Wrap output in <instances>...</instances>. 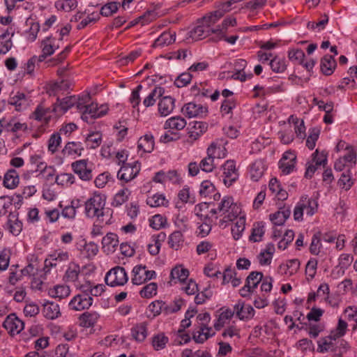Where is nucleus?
Returning <instances> with one entry per match:
<instances>
[{
  "label": "nucleus",
  "instance_id": "60",
  "mask_svg": "<svg viewBox=\"0 0 357 357\" xmlns=\"http://www.w3.org/2000/svg\"><path fill=\"white\" fill-rule=\"evenodd\" d=\"M215 190L214 185L209 181H204L200 185L199 194L201 196L207 197Z\"/></svg>",
  "mask_w": 357,
  "mask_h": 357
},
{
  "label": "nucleus",
  "instance_id": "64",
  "mask_svg": "<svg viewBox=\"0 0 357 357\" xmlns=\"http://www.w3.org/2000/svg\"><path fill=\"white\" fill-rule=\"evenodd\" d=\"M112 178L110 174L105 172L99 174L95 179L94 183L96 187L103 188L105 185Z\"/></svg>",
  "mask_w": 357,
  "mask_h": 357
},
{
  "label": "nucleus",
  "instance_id": "61",
  "mask_svg": "<svg viewBox=\"0 0 357 357\" xmlns=\"http://www.w3.org/2000/svg\"><path fill=\"white\" fill-rule=\"evenodd\" d=\"M347 328V324L345 321L340 319L338 321L337 326L335 331H332L331 333L333 335V339L336 340L343 336Z\"/></svg>",
  "mask_w": 357,
  "mask_h": 357
},
{
  "label": "nucleus",
  "instance_id": "11",
  "mask_svg": "<svg viewBox=\"0 0 357 357\" xmlns=\"http://www.w3.org/2000/svg\"><path fill=\"white\" fill-rule=\"evenodd\" d=\"M74 172L77 174L82 181H90L93 178L92 170L87 166L86 160L75 161L71 165Z\"/></svg>",
  "mask_w": 357,
  "mask_h": 357
},
{
  "label": "nucleus",
  "instance_id": "36",
  "mask_svg": "<svg viewBox=\"0 0 357 357\" xmlns=\"http://www.w3.org/2000/svg\"><path fill=\"white\" fill-rule=\"evenodd\" d=\"M333 335L331 333L327 337L320 339L318 342V348L317 351L321 353H324L328 351H333L334 349V344L333 342Z\"/></svg>",
  "mask_w": 357,
  "mask_h": 357
},
{
  "label": "nucleus",
  "instance_id": "14",
  "mask_svg": "<svg viewBox=\"0 0 357 357\" xmlns=\"http://www.w3.org/2000/svg\"><path fill=\"white\" fill-rule=\"evenodd\" d=\"M218 210L222 215L228 214L229 212H233L235 210L237 212V215L241 213V209L234 203V199L231 196H225L222 198L218 205Z\"/></svg>",
  "mask_w": 357,
  "mask_h": 357
},
{
  "label": "nucleus",
  "instance_id": "24",
  "mask_svg": "<svg viewBox=\"0 0 357 357\" xmlns=\"http://www.w3.org/2000/svg\"><path fill=\"white\" fill-rule=\"evenodd\" d=\"M266 165L262 160L255 161L250 166V178L253 181H258L264 174Z\"/></svg>",
  "mask_w": 357,
  "mask_h": 357
},
{
  "label": "nucleus",
  "instance_id": "27",
  "mask_svg": "<svg viewBox=\"0 0 357 357\" xmlns=\"http://www.w3.org/2000/svg\"><path fill=\"white\" fill-rule=\"evenodd\" d=\"M207 129L206 123L201 121L194 122V125L188 131L191 142L197 140Z\"/></svg>",
  "mask_w": 357,
  "mask_h": 357
},
{
  "label": "nucleus",
  "instance_id": "43",
  "mask_svg": "<svg viewBox=\"0 0 357 357\" xmlns=\"http://www.w3.org/2000/svg\"><path fill=\"white\" fill-rule=\"evenodd\" d=\"M321 232H317L313 235L310 245V252L312 255H318L319 254L322 247L321 243Z\"/></svg>",
  "mask_w": 357,
  "mask_h": 357
},
{
  "label": "nucleus",
  "instance_id": "21",
  "mask_svg": "<svg viewBox=\"0 0 357 357\" xmlns=\"http://www.w3.org/2000/svg\"><path fill=\"white\" fill-rule=\"evenodd\" d=\"M69 259V253L67 251L61 250H54L49 255V258L45 260V264L50 266H56L58 263L67 261Z\"/></svg>",
  "mask_w": 357,
  "mask_h": 357
},
{
  "label": "nucleus",
  "instance_id": "39",
  "mask_svg": "<svg viewBox=\"0 0 357 357\" xmlns=\"http://www.w3.org/2000/svg\"><path fill=\"white\" fill-rule=\"evenodd\" d=\"M70 293V288L66 285H56L49 291V294L51 296L59 298V299L68 296Z\"/></svg>",
  "mask_w": 357,
  "mask_h": 357
},
{
  "label": "nucleus",
  "instance_id": "19",
  "mask_svg": "<svg viewBox=\"0 0 357 357\" xmlns=\"http://www.w3.org/2000/svg\"><path fill=\"white\" fill-rule=\"evenodd\" d=\"M337 66L336 61L331 55L326 54L321 60V71L325 75H331Z\"/></svg>",
  "mask_w": 357,
  "mask_h": 357
},
{
  "label": "nucleus",
  "instance_id": "4",
  "mask_svg": "<svg viewBox=\"0 0 357 357\" xmlns=\"http://www.w3.org/2000/svg\"><path fill=\"white\" fill-rule=\"evenodd\" d=\"M90 98L91 97L89 93L79 98L75 96L66 97L63 99L57 98L56 102L54 105L53 110L56 112L59 107L63 112H66L73 106L76 105L77 109L82 111V101H83V102H87L89 101Z\"/></svg>",
  "mask_w": 357,
  "mask_h": 357
},
{
  "label": "nucleus",
  "instance_id": "23",
  "mask_svg": "<svg viewBox=\"0 0 357 357\" xmlns=\"http://www.w3.org/2000/svg\"><path fill=\"white\" fill-rule=\"evenodd\" d=\"M118 243L117 235L114 233H108L102 240L103 251L107 254L113 252Z\"/></svg>",
  "mask_w": 357,
  "mask_h": 357
},
{
  "label": "nucleus",
  "instance_id": "3",
  "mask_svg": "<svg viewBox=\"0 0 357 357\" xmlns=\"http://www.w3.org/2000/svg\"><path fill=\"white\" fill-rule=\"evenodd\" d=\"M318 204L314 199H311L307 196H303L294 210V218L296 221H302L304 210L308 215H312L317 210Z\"/></svg>",
  "mask_w": 357,
  "mask_h": 357
},
{
  "label": "nucleus",
  "instance_id": "45",
  "mask_svg": "<svg viewBox=\"0 0 357 357\" xmlns=\"http://www.w3.org/2000/svg\"><path fill=\"white\" fill-rule=\"evenodd\" d=\"M222 336L225 339L228 337H236L237 339H240V328L233 322L224 329Z\"/></svg>",
  "mask_w": 357,
  "mask_h": 357
},
{
  "label": "nucleus",
  "instance_id": "1",
  "mask_svg": "<svg viewBox=\"0 0 357 357\" xmlns=\"http://www.w3.org/2000/svg\"><path fill=\"white\" fill-rule=\"evenodd\" d=\"M231 1L227 2L223 6V9H220L211 13L208 15L204 16L198 22V24L188 33L189 38L192 40H202L210 35L211 33H215V29H211V26L220 20L226 12L229 10Z\"/></svg>",
  "mask_w": 357,
  "mask_h": 357
},
{
  "label": "nucleus",
  "instance_id": "26",
  "mask_svg": "<svg viewBox=\"0 0 357 357\" xmlns=\"http://www.w3.org/2000/svg\"><path fill=\"white\" fill-rule=\"evenodd\" d=\"M165 93V89L161 86H155L152 91L144 99L143 105L145 107L153 106L157 99L161 98Z\"/></svg>",
  "mask_w": 357,
  "mask_h": 357
},
{
  "label": "nucleus",
  "instance_id": "22",
  "mask_svg": "<svg viewBox=\"0 0 357 357\" xmlns=\"http://www.w3.org/2000/svg\"><path fill=\"white\" fill-rule=\"evenodd\" d=\"M147 325L146 322H141L131 328V335L135 341L142 342L146 338L148 335Z\"/></svg>",
  "mask_w": 357,
  "mask_h": 357
},
{
  "label": "nucleus",
  "instance_id": "59",
  "mask_svg": "<svg viewBox=\"0 0 357 357\" xmlns=\"http://www.w3.org/2000/svg\"><path fill=\"white\" fill-rule=\"evenodd\" d=\"M28 129V126L25 123H20L10 121L6 123V130L12 132H15L20 130L26 131Z\"/></svg>",
  "mask_w": 357,
  "mask_h": 357
},
{
  "label": "nucleus",
  "instance_id": "44",
  "mask_svg": "<svg viewBox=\"0 0 357 357\" xmlns=\"http://www.w3.org/2000/svg\"><path fill=\"white\" fill-rule=\"evenodd\" d=\"M262 279L263 273L261 272L252 271L247 277L245 283L254 291Z\"/></svg>",
  "mask_w": 357,
  "mask_h": 357
},
{
  "label": "nucleus",
  "instance_id": "31",
  "mask_svg": "<svg viewBox=\"0 0 357 357\" xmlns=\"http://www.w3.org/2000/svg\"><path fill=\"white\" fill-rule=\"evenodd\" d=\"M186 126V121L179 116L172 117L167 119L165 123V128L181 130Z\"/></svg>",
  "mask_w": 357,
  "mask_h": 357
},
{
  "label": "nucleus",
  "instance_id": "41",
  "mask_svg": "<svg viewBox=\"0 0 357 357\" xmlns=\"http://www.w3.org/2000/svg\"><path fill=\"white\" fill-rule=\"evenodd\" d=\"M291 123L294 125L295 133L299 139H304L306 137L305 127L303 119H299L291 115Z\"/></svg>",
  "mask_w": 357,
  "mask_h": 357
},
{
  "label": "nucleus",
  "instance_id": "25",
  "mask_svg": "<svg viewBox=\"0 0 357 357\" xmlns=\"http://www.w3.org/2000/svg\"><path fill=\"white\" fill-rule=\"evenodd\" d=\"M154 144L153 136L148 133L139 138L137 147L144 153H151L153 150Z\"/></svg>",
  "mask_w": 357,
  "mask_h": 357
},
{
  "label": "nucleus",
  "instance_id": "16",
  "mask_svg": "<svg viewBox=\"0 0 357 357\" xmlns=\"http://www.w3.org/2000/svg\"><path fill=\"white\" fill-rule=\"evenodd\" d=\"M216 149V146L214 144H211V146L207 149L208 156L202 159L199 163L200 169L206 172H211L214 167V151Z\"/></svg>",
  "mask_w": 357,
  "mask_h": 357
},
{
  "label": "nucleus",
  "instance_id": "30",
  "mask_svg": "<svg viewBox=\"0 0 357 357\" xmlns=\"http://www.w3.org/2000/svg\"><path fill=\"white\" fill-rule=\"evenodd\" d=\"M176 40L175 33L163 32L155 41L153 45L154 47H164L173 43Z\"/></svg>",
  "mask_w": 357,
  "mask_h": 357
},
{
  "label": "nucleus",
  "instance_id": "56",
  "mask_svg": "<svg viewBox=\"0 0 357 357\" xmlns=\"http://www.w3.org/2000/svg\"><path fill=\"white\" fill-rule=\"evenodd\" d=\"M324 313V310L317 307H312L310 310V311L307 313L306 318L307 320L309 321H316L318 322L322 315Z\"/></svg>",
  "mask_w": 357,
  "mask_h": 357
},
{
  "label": "nucleus",
  "instance_id": "6",
  "mask_svg": "<svg viewBox=\"0 0 357 357\" xmlns=\"http://www.w3.org/2000/svg\"><path fill=\"white\" fill-rule=\"evenodd\" d=\"M140 171V163L135 161L133 163H124L117 173V177L125 182L134 179Z\"/></svg>",
  "mask_w": 357,
  "mask_h": 357
},
{
  "label": "nucleus",
  "instance_id": "12",
  "mask_svg": "<svg viewBox=\"0 0 357 357\" xmlns=\"http://www.w3.org/2000/svg\"><path fill=\"white\" fill-rule=\"evenodd\" d=\"M3 327L11 335L18 334L24 328V322L15 314L8 315L3 323Z\"/></svg>",
  "mask_w": 357,
  "mask_h": 357
},
{
  "label": "nucleus",
  "instance_id": "55",
  "mask_svg": "<svg viewBox=\"0 0 357 357\" xmlns=\"http://www.w3.org/2000/svg\"><path fill=\"white\" fill-rule=\"evenodd\" d=\"M167 342V337H166L164 334H158L153 337L152 344L155 350H159L165 348Z\"/></svg>",
  "mask_w": 357,
  "mask_h": 357
},
{
  "label": "nucleus",
  "instance_id": "63",
  "mask_svg": "<svg viewBox=\"0 0 357 357\" xmlns=\"http://www.w3.org/2000/svg\"><path fill=\"white\" fill-rule=\"evenodd\" d=\"M165 223L166 218L159 214L155 215L152 217V219L150 220V226L155 229H160Z\"/></svg>",
  "mask_w": 357,
  "mask_h": 357
},
{
  "label": "nucleus",
  "instance_id": "48",
  "mask_svg": "<svg viewBox=\"0 0 357 357\" xmlns=\"http://www.w3.org/2000/svg\"><path fill=\"white\" fill-rule=\"evenodd\" d=\"M70 88V83L66 80L52 84L49 89L48 93L50 96H56L60 91H66Z\"/></svg>",
  "mask_w": 357,
  "mask_h": 357
},
{
  "label": "nucleus",
  "instance_id": "54",
  "mask_svg": "<svg viewBox=\"0 0 357 357\" xmlns=\"http://www.w3.org/2000/svg\"><path fill=\"white\" fill-rule=\"evenodd\" d=\"M166 303L162 301H155L149 305V310L152 312L153 317L159 315L162 312H165Z\"/></svg>",
  "mask_w": 357,
  "mask_h": 357
},
{
  "label": "nucleus",
  "instance_id": "15",
  "mask_svg": "<svg viewBox=\"0 0 357 357\" xmlns=\"http://www.w3.org/2000/svg\"><path fill=\"white\" fill-rule=\"evenodd\" d=\"M234 313L241 320L251 319L255 314L253 307L249 304L238 301L234 307Z\"/></svg>",
  "mask_w": 357,
  "mask_h": 357
},
{
  "label": "nucleus",
  "instance_id": "62",
  "mask_svg": "<svg viewBox=\"0 0 357 357\" xmlns=\"http://www.w3.org/2000/svg\"><path fill=\"white\" fill-rule=\"evenodd\" d=\"M325 329V325L321 323L310 324L309 326V335L312 338H316L320 333Z\"/></svg>",
  "mask_w": 357,
  "mask_h": 357
},
{
  "label": "nucleus",
  "instance_id": "46",
  "mask_svg": "<svg viewBox=\"0 0 357 357\" xmlns=\"http://www.w3.org/2000/svg\"><path fill=\"white\" fill-rule=\"evenodd\" d=\"M61 142V135L59 132L53 133L48 140V151L54 154L57 151Z\"/></svg>",
  "mask_w": 357,
  "mask_h": 357
},
{
  "label": "nucleus",
  "instance_id": "38",
  "mask_svg": "<svg viewBox=\"0 0 357 357\" xmlns=\"http://www.w3.org/2000/svg\"><path fill=\"white\" fill-rule=\"evenodd\" d=\"M290 215L289 209L278 211L270 215V220L275 225H282Z\"/></svg>",
  "mask_w": 357,
  "mask_h": 357
},
{
  "label": "nucleus",
  "instance_id": "18",
  "mask_svg": "<svg viewBox=\"0 0 357 357\" xmlns=\"http://www.w3.org/2000/svg\"><path fill=\"white\" fill-rule=\"evenodd\" d=\"M20 183L18 172L15 169H8L3 177V186L8 189H15Z\"/></svg>",
  "mask_w": 357,
  "mask_h": 357
},
{
  "label": "nucleus",
  "instance_id": "7",
  "mask_svg": "<svg viewBox=\"0 0 357 357\" xmlns=\"http://www.w3.org/2000/svg\"><path fill=\"white\" fill-rule=\"evenodd\" d=\"M133 278L132 282L133 284L139 285L156 277L154 271L146 270V266L138 265L134 267L132 270Z\"/></svg>",
  "mask_w": 357,
  "mask_h": 357
},
{
  "label": "nucleus",
  "instance_id": "35",
  "mask_svg": "<svg viewBox=\"0 0 357 357\" xmlns=\"http://www.w3.org/2000/svg\"><path fill=\"white\" fill-rule=\"evenodd\" d=\"M189 276V271L183 268L181 265L176 266L171 271L170 278L172 280H178L181 282H184Z\"/></svg>",
  "mask_w": 357,
  "mask_h": 357
},
{
  "label": "nucleus",
  "instance_id": "49",
  "mask_svg": "<svg viewBox=\"0 0 357 357\" xmlns=\"http://www.w3.org/2000/svg\"><path fill=\"white\" fill-rule=\"evenodd\" d=\"M75 178L72 174L63 173L56 176L55 182L62 186L71 185L75 183Z\"/></svg>",
  "mask_w": 357,
  "mask_h": 357
},
{
  "label": "nucleus",
  "instance_id": "13",
  "mask_svg": "<svg viewBox=\"0 0 357 357\" xmlns=\"http://www.w3.org/2000/svg\"><path fill=\"white\" fill-rule=\"evenodd\" d=\"M93 303V298L88 294H77L69 303V307L73 310L80 311L88 309Z\"/></svg>",
  "mask_w": 357,
  "mask_h": 357
},
{
  "label": "nucleus",
  "instance_id": "20",
  "mask_svg": "<svg viewBox=\"0 0 357 357\" xmlns=\"http://www.w3.org/2000/svg\"><path fill=\"white\" fill-rule=\"evenodd\" d=\"M8 102L14 105L17 111L24 110L29 105V100L25 94L21 92H17L13 96H10Z\"/></svg>",
  "mask_w": 357,
  "mask_h": 357
},
{
  "label": "nucleus",
  "instance_id": "34",
  "mask_svg": "<svg viewBox=\"0 0 357 357\" xmlns=\"http://www.w3.org/2000/svg\"><path fill=\"white\" fill-rule=\"evenodd\" d=\"M264 233V223L263 222H255L253 225L249 239L253 242H259L261 241Z\"/></svg>",
  "mask_w": 357,
  "mask_h": 357
},
{
  "label": "nucleus",
  "instance_id": "32",
  "mask_svg": "<svg viewBox=\"0 0 357 357\" xmlns=\"http://www.w3.org/2000/svg\"><path fill=\"white\" fill-rule=\"evenodd\" d=\"M221 310H222V312L214 324V328L216 331H220L225 326L226 321L230 319L234 314V311L229 308H222Z\"/></svg>",
  "mask_w": 357,
  "mask_h": 357
},
{
  "label": "nucleus",
  "instance_id": "53",
  "mask_svg": "<svg viewBox=\"0 0 357 357\" xmlns=\"http://www.w3.org/2000/svg\"><path fill=\"white\" fill-rule=\"evenodd\" d=\"M340 186L346 190L351 188L353 185V181L351 180V173L349 169L346 172H343L338 181Z\"/></svg>",
  "mask_w": 357,
  "mask_h": 357
},
{
  "label": "nucleus",
  "instance_id": "33",
  "mask_svg": "<svg viewBox=\"0 0 357 357\" xmlns=\"http://www.w3.org/2000/svg\"><path fill=\"white\" fill-rule=\"evenodd\" d=\"M184 238L180 231H175L170 234L168 239L169 247L175 250L180 249L183 244Z\"/></svg>",
  "mask_w": 357,
  "mask_h": 357
},
{
  "label": "nucleus",
  "instance_id": "8",
  "mask_svg": "<svg viewBox=\"0 0 357 357\" xmlns=\"http://www.w3.org/2000/svg\"><path fill=\"white\" fill-rule=\"evenodd\" d=\"M182 113L188 118H203L207 115L208 107L194 102L186 103L181 109Z\"/></svg>",
  "mask_w": 357,
  "mask_h": 357
},
{
  "label": "nucleus",
  "instance_id": "52",
  "mask_svg": "<svg viewBox=\"0 0 357 357\" xmlns=\"http://www.w3.org/2000/svg\"><path fill=\"white\" fill-rule=\"evenodd\" d=\"M158 285L155 282H151L144 286L139 294L142 298H151L156 294Z\"/></svg>",
  "mask_w": 357,
  "mask_h": 357
},
{
  "label": "nucleus",
  "instance_id": "42",
  "mask_svg": "<svg viewBox=\"0 0 357 357\" xmlns=\"http://www.w3.org/2000/svg\"><path fill=\"white\" fill-rule=\"evenodd\" d=\"M146 203L151 207H158L160 206H167L168 201L163 195L155 194L151 197H149Z\"/></svg>",
  "mask_w": 357,
  "mask_h": 357
},
{
  "label": "nucleus",
  "instance_id": "37",
  "mask_svg": "<svg viewBox=\"0 0 357 357\" xmlns=\"http://www.w3.org/2000/svg\"><path fill=\"white\" fill-rule=\"evenodd\" d=\"M49 109H45L41 105H38L31 114V118L38 121L48 123L50 120V116L48 114Z\"/></svg>",
  "mask_w": 357,
  "mask_h": 357
},
{
  "label": "nucleus",
  "instance_id": "28",
  "mask_svg": "<svg viewBox=\"0 0 357 357\" xmlns=\"http://www.w3.org/2000/svg\"><path fill=\"white\" fill-rule=\"evenodd\" d=\"M99 318V314L96 312H86L79 317V325L82 327L89 328L94 326Z\"/></svg>",
  "mask_w": 357,
  "mask_h": 357
},
{
  "label": "nucleus",
  "instance_id": "57",
  "mask_svg": "<svg viewBox=\"0 0 357 357\" xmlns=\"http://www.w3.org/2000/svg\"><path fill=\"white\" fill-rule=\"evenodd\" d=\"M245 229V219L240 218L231 228V233L235 240L241 238L242 232Z\"/></svg>",
  "mask_w": 357,
  "mask_h": 357
},
{
  "label": "nucleus",
  "instance_id": "50",
  "mask_svg": "<svg viewBox=\"0 0 357 357\" xmlns=\"http://www.w3.org/2000/svg\"><path fill=\"white\" fill-rule=\"evenodd\" d=\"M119 6V3L116 1L107 3L101 8L100 14L105 17L111 16L118 10Z\"/></svg>",
  "mask_w": 357,
  "mask_h": 357
},
{
  "label": "nucleus",
  "instance_id": "5",
  "mask_svg": "<svg viewBox=\"0 0 357 357\" xmlns=\"http://www.w3.org/2000/svg\"><path fill=\"white\" fill-rule=\"evenodd\" d=\"M105 280L110 287L123 286L128 282V277L125 268L117 266L107 273Z\"/></svg>",
  "mask_w": 357,
  "mask_h": 357
},
{
  "label": "nucleus",
  "instance_id": "51",
  "mask_svg": "<svg viewBox=\"0 0 357 357\" xmlns=\"http://www.w3.org/2000/svg\"><path fill=\"white\" fill-rule=\"evenodd\" d=\"M86 142L90 145L91 149H96L102 142V134L99 132H94L88 135Z\"/></svg>",
  "mask_w": 357,
  "mask_h": 357
},
{
  "label": "nucleus",
  "instance_id": "29",
  "mask_svg": "<svg viewBox=\"0 0 357 357\" xmlns=\"http://www.w3.org/2000/svg\"><path fill=\"white\" fill-rule=\"evenodd\" d=\"M44 316L49 319H54L60 314L59 306L53 302H47L43 306Z\"/></svg>",
  "mask_w": 357,
  "mask_h": 357
},
{
  "label": "nucleus",
  "instance_id": "17",
  "mask_svg": "<svg viewBox=\"0 0 357 357\" xmlns=\"http://www.w3.org/2000/svg\"><path fill=\"white\" fill-rule=\"evenodd\" d=\"M175 99L169 96H162L158 102V112L161 116H166L169 114L175 106Z\"/></svg>",
  "mask_w": 357,
  "mask_h": 357
},
{
  "label": "nucleus",
  "instance_id": "2",
  "mask_svg": "<svg viewBox=\"0 0 357 357\" xmlns=\"http://www.w3.org/2000/svg\"><path fill=\"white\" fill-rule=\"evenodd\" d=\"M106 198L105 195L94 194L88 199L84 204V213L88 218H96L103 222L105 214Z\"/></svg>",
  "mask_w": 357,
  "mask_h": 357
},
{
  "label": "nucleus",
  "instance_id": "40",
  "mask_svg": "<svg viewBox=\"0 0 357 357\" xmlns=\"http://www.w3.org/2000/svg\"><path fill=\"white\" fill-rule=\"evenodd\" d=\"M83 148L80 142H68L62 150L63 155H72L74 154L81 155Z\"/></svg>",
  "mask_w": 357,
  "mask_h": 357
},
{
  "label": "nucleus",
  "instance_id": "10",
  "mask_svg": "<svg viewBox=\"0 0 357 357\" xmlns=\"http://www.w3.org/2000/svg\"><path fill=\"white\" fill-rule=\"evenodd\" d=\"M223 169V183L229 187L231 186L238 178V173L236 168L235 162L233 160H227L222 166Z\"/></svg>",
  "mask_w": 357,
  "mask_h": 357
},
{
  "label": "nucleus",
  "instance_id": "58",
  "mask_svg": "<svg viewBox=\"0 0 357 357\" xmlns=\"http://www.w3.org/2000/svg\"><path fill=\"white\" fill-rule=\"evenodd\" d=\"M192 75L190 73H181L174 81V84L178 88H181L187 86L192 79Z\"/></svg>",
  "mask_w": 357,
  "mask_h": 357
},
{
  "label": "nucleus",
  "instance_id": "9",
  "mask_svg": "<svg viewBox=\"0 0 357 357\" xmlns=\"http://www.w3.org/2000/svg\"><path fill=\"white\" fill-rule=\"evenodd\" d=\"M82 111L84 109L82 116L83 120L87 121V114H89L93 119L102 117L106 114L108 109L107 107L103 105L98 107L96 103L92 102L90 105H84L86 102H83V101H82Z\"/></svg>",
  "mask_w": 357,
  "mask_h": 357
},
{
  "label": "nucleus",
  "instance_id": "47",
  "mask_svg": "<svg viewBox=\"0 0 357 357\" xmlns=\"http://www.w3.org/2000/svg\"><path fill=\"white\" fill-rule=\"evenodd\" d=\"M290 157V150L286 151L279 161V168L284 175H287L290 173V161L288 160Z\"/></svg>",
  "mask_w": 357,
  "mask_h": 357
}]
</instances>
